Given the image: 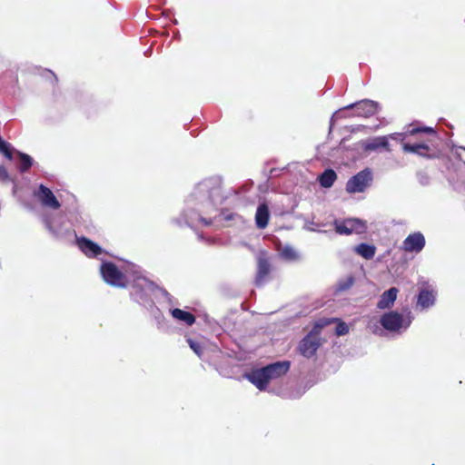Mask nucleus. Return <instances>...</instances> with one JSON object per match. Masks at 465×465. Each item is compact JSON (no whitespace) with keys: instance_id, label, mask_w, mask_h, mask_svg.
<instances>
[{"instance_id":"nucleus-4","label":"nucleus","mask_w":465,"mask_h":465,"mask_svg":"<svg viewBox=\"0 0 465 465\" xmlns=\"http://www.w3.org/2000/svg\"><path fill=\"white\" fill-rule=\"evenodd\" d=\"M289 361H275L264 367L252 370L245 374V378L259 391H265L268 384L285 375L290 370Z\"/></svg>"},{"instance_id":"nucleus-23","label":"nucleus","mask_w":465,"mask_h":465,"mask_svg":"<svg viewBox=\"0 0 465 465\" xmlns=\"http://www.w3.org/2000/svg\"><path fill=\"white\" fill-rule=\"evenodd\" d=\"M355 252L366 260L373 258L375 255L376 248L372 244L360 243L355 247Z\"/></svg>"},{"instance_id":"nucleus-28","label":"nucleus","mask_w":465,"mask_h":465,"mask_svg":"<svg viewBox=\"0 0 465 465\" xmlns=\"http://www.w3.org/2000/svg\"><path fill=\"white\" fill-rule=\"evenodd\" d=\"M187 342L190 348L195 352V354L201 358L203 355V347L200 344V342L193 341L192 339H188Z\"/></svg>"},{"instance_id":"nucleus-19","label":"nucleus","mask_w":465,"mask_h":465,"mask_svg":"<svg viewBox=\"0 0 465 465\" xmlns=\"http://www.w3.org/2000/svg\"><path fill=\"white\" fill-rule=\"evenodd\" d=\"M270 211L266 203H260L255 213V223L259 229H264L268 225Z\"/></svg>"},{"instance_id":"nucleus-5","label":"nucleus","mask_w":465,"mask_h":465,"mask_svg":"<svg viewBox=\"0 0 465 465\" xmlns=\"http://www.w3.org/2000/svg\"><path fill=\"white\" fill-rule=\"evenodd\" d=\"M413 317L411 312L406 316L397 311H390L380 318V324L389 332L401 334L411 326Z\"/></svg>"},{"instance_id":"nucleus-26","label":"nucleus","mask_w":465,"mask_h":465,"mask_svg":"<svg viewBox=\"0 0 465 465\" xmlns=\"http://www.w3.org/2000/svg\"><path fill=\"white\" fill-rule=\"evenodd\" d=\"M280 255L282 258L287 261H294L298 258V253L290 245H286L282 247L280 251Z\"/></svg>"},{"instance_id":"nucleus-36","label":"nucleus","mask_w":465,"mask_h":465,"mask_svg":"<svg viewBox=\"0 0 465 465\" xmlns=\"http://www.w3.org/2000/svg\"><path fill=\"white\" fill-rule=\"evenodd\" d=\"M457 150H461V151L465 152V147L464 146H459V147H457Z\"/></svg>"},{"instance_id":"nucleus-1","label":"nucleus","mask_w":465,"mask_h":465,"mask_svg":"<svg viewBox=\"0 0 465 465\" xmlns=\"http://www.w3.org/2000/svg\"><path fill=\"white\" fill-rule=\"evenodd\" d=\"M232 193V189L223 188L222 181L217 177L201 181L186 199L185 208L181 216L175 219V223L179 226L187 225L191 228L199 224L212 225V215Z\"/></svg>"},{"instance_id":"nucleus-20","label":"nucleus","mask_w":465,"mask_h":465,"mask_svg":"<svg viewBox=\"0 0 465 465\" xmlns=\"http://www.w3.org/2000/svg\"><path fill=\"white\" fill-rule=\"evenodd\" d=\"M402 149L405 153H416L420 156L426 158H432L431 154L425 153V151H429L430 147L426 143H405L402 145Z\"/></svg>"},{"instance_id":"nucleus-38","label":"nucleus","mask_w":465,"mask_h":465,"mask_svg":"<svg viewBox=\"0 0 465 465\" xmlns=\"http://www.w3.org/2000/svg\"><path fill=\"white\" fill-rule=\"evenodd\" d=\"M456 153H457L458 157L461 158V155L458 153V151H456Z\"/></svg>"},{"instance_id":"nucleus-6","label":"nucleus","mask_w":465,"mask_h":465,"mask_svg":"<svg viewBox=\"0 0 465 465\" xmlns=\"http://www.w3.org/2000/svg\"><path fill=\"white\" fill-rule=\"evenodd\" d=\"M103 280L109 285L118 288L127 286V275L122 272L112 262H103L100 266Z\"/></svg>"},{"instance_id":"nucleus-30","label":"nucleus","mask_w":465,"mask_h":465,"mask_svg":"<svg viewBox=\"0 0 465 465\" xmlns=\"http://www.w3.org/2000/svg\"><path fill=\"white\" fill-rule=\"evenodd\" d=\"M416 176L421 185L426 186L430 183V178L425 171L417 172Z\"/></svg>"},{"instance_id":"nucleus-11","label":"nucleus","mask_w":465,"mask_h":465,"mask_svg":"<svg viewBox=\"0 0 465 465\" xmlns=\"http://www.w3.org/2000/svg\"><path fill=\"white\" fill-rule=\"evenodd\" d=\"M355 109L356 115L361 117H371L379 110V104L372 100L365 99L345 106L343 109Z\"/></svg>"},{"instance_id":"nucleus-3","label":"nucleus","mask_w":465,"mask_h":465,"mask_svg":"<svg viewBox=\"0 0 465 465\" xmlns=\"http://www.w3.org/2000/svg\"><path fill=\"white\" fill-rule=\"evenodd\" d=\"M289 361H275L264 367L252 370L245 374V378L259 391H265L268 384L285 375L290 370Z\"/></svg>"},{"instance_id":"nucleus-8","label":"nucleus","mask_w":465,"mask_h":465,"mask_svg":"<svg viewBox=\"0 0 465 465\" xmlns=\"http://www.w3.org/2000/svg\"><path fill=\"white\" fill-rule=\"evenodd\" d=\"M44 223L49 232L55 238L61 239L70 232V226L64 214L45 215Z\"/></svg>"},{"instance_id":"nucleus-29","label":"nucleus","mask_w":465,"mask_h":465,"mask_svg":"<svg viewBox=\"0 0 465 465\" xmlns=\"http://www.w3.org/2000/svg\"><path fill=\"white\" fill-rule=\"evenodd\" d=\"M349 332V326L344 322L339 321L335 327L337 336H342Z\"/></svg>"},{"instance_id":"nucleus-14","label":"nucleus","mask_w":465,"mask_h":465,"mask_svg":"<svg viewBox=\"0 0 465 465\" xmlns=\"http://www.w3.org/2000/svg\"><path fill=\"white\" fill-rule=\"evenodd\" d=\"M426 241L424 235L420 232L409 234L402 242V248L407 252H420Z\"/></svg>"},{"instance_id":"nucleus-24","label":"nucleus","mask_w":465,"mask_h":465,"mask_svg":"<svg viewBox=\"0 0 465 465\" xmlns=\"http://www.w3.org/2000/svg\"><path fill=\"white\" fill-rule=\"evenodd\" d=\"M355 279L352 275H348L339 280L336 285V292H345L352 287Z\"/></svg>"},{"instance_id":"nucleus-12","label":"nucleus","mask_w":465,"mask_h":465,"mask_svg":"<svg viewBox=\"0 0 465 465\" xmlns=\"http://www.w3.org/2000/svg\"><path fill=\"white\" fill-rule=\"evenodd\" d=\"M437 292L430 285H426L420 289L417 295L416 306L420 311L428 310L432 307L436 302Z\"/></svg>"},{"instance_id":"nucleus-9","label":"nucleus","mask_w":465,"mask_h":465,"mask_svg":"<svg viewBox=\"0 0 465 465\" xmlns=\"http://www.w3.org/2000/svg\"><path fill=\"white\" fill-rule=\"evenodd\" d=\"M321 345L320 338L314 331L309 332L299 343L298 350L300 353L306 357H312Z\"/></svg>"},{"instance_id":"nucleus-17","label":"nucleus","mask_w":465,"mask_h":465,"mask_svg":"<svg viewBox=\"0 0 465 465\" xmlns=\"http://www.w3.org/2000/svg\"><path fill=\"white\" fill-rule=\"evenodd\" d=\"M399 290L396 287H391L385 291L377 302V308L380 310H390L397 299Z\"/></svg>"},{"instance_id":"nucleus-21","label":"nucleus","mask_w":465,"mask_h":465,"mask_svg":"<svg viewBox=\"0 0 465 465\" xmlns=\"http://www.w3.org/2000/svg\"><path fill=\"white\" fill-rule=\"evenodd\" d=\"M336 179L337 174L335 171L331 168L325 169L318 177L319 183L323 188H331Z\"/></svg>"},{"instance_id":"nucleus-16","label":"nucleus","mask_w":465,"mask_h":465,"mask_svg":"<svg viewBox=\"0 0 465 465\" xmlns=\"http://www.w3.org/2000/svg\"><path fill=\"white\" fill-rule=\"evenodd\" d=\"M270 271L271 264L268 259L264 255H260L258 257L257 274L255 278L256 286L261 287L266 282Z\"/></svg>"},{"instance_id":"nucleus-2","label":"nucleus","mask_w":465,"mask_h":465,"mask_svg":"<svg viewBox=\"0 0 465 465\" xmlns=\"http://www.w3.org/2000/svg\"><path fill=\"white\" fill-rule=\"evenodd\" d=\"M156 289L157 286L154 282L142 275L136 269L133 271L130 292L131 299L150 311L157 318L160 311L155 307L152 299V295Z\"/></svg>"},{"instance_id":"nucleus-32","label":"nucleus","mask_w":465,"mask_h":465,"mask_svg":"<svg viewBox=\"0 0 465 465\" xmlns=\"http://www.w3.org/2000/svg\"><path fill=\"white\" fill-rule=\"evenodd\" d=\"M9 178L8 173L4 166H0V180H7Z\"/></svg>"},{"instance_id":"nucleus-35","label":"nucleus","mask_w":465,"mask_h":465,"mask_svg":"<svg viewBox=\"0 0 465 465\" xmlns=\"http://www.w3.org/2000/svg\"><path fill=\"white\" fill-rule=\"evenodd\" d=\"M232 217H233V214H232V213H230V214H228L227 216H225V219H226V220H232Z\"/></svg>"},{"instance_id":"nucleus-22","label":"nucleus","mask_w":465,"mask_h":465,"mask_svg":"<svg viewBox=\"0 0 465 465\" xmlns=\"http://www.w3.org/2000/svg\"><path fill=\"white\" fill-rule=\"evenodd\" d=\"M171 313L174 319L183 322L189 326L193 325L195 322V317L191 312L175 308L171 311Z\"/></svg>"},{"instance_id":"nucleus-10","label":"nucleus","mask_w":465,"mask_h":465,"mask_svg":"<svg viewBox=\"0 0 465 465\" xmlns=\"http://www.w3.org/2000/svg\"><path fill=\"white\" fill-rule=\"evenodd\" d=\"M366 223L360 219H347L343 223H335V230L339 234L349 235L351 233H362L366 230Z\"/></svg>"},{"instance_id":"nucleus-13","label":"nucleus","mask_w":465,"mask_h":465,"mask_svg":"<svg viewBox=\"0 0 465 465\" xmlns=\"http://www.w3.org/2000/svg\"><path fill=\"white\" fill-rule=\"evenodd\" d=\"M35 196L40 201L43 206L57 210L61 204L54 193L45 185L40 184L38 190L35 192Z\"/></svg>"},{"instance_id":"nucleus-18","label":"nucleus","mask_w":465,"mask_h":465,"mask_svg":"<svg viewBox=\"0 0 465 465\" xmlns=\"http://www.w3.org/2000/svg\"><path fill=\"white\" fill-rule=\"evenodd\" d=\"M381 148L385 149L387 152H391L388 136H377L366 141L363 144V149L365 151H377Z\"/></svg>"},{"instance_id":"nucleus-25","label":"nucleus","mask_w":465,"mask_h":465,"mask_svg":"<svg viewBox=\"0 0 465 465\" xmlns=\"http://www.w3.org/2000/svg\"><path fill=\"white\" fill-rule=\"evenodd\" d=\"M19 155V170L21 173L26 172L33 164V159L30 155L18 153Z\"/></svg>"},{"instance_id":"nucleus-27","label":"nucleus","mask_w":465,"mask_h":465,"mask_svg":"<svg viewBox=\"0 0 465 465\" xmlns=\"http://www.w3.org/2000/svg\"><path fill=\"white\" fill-rule=\"evenodd\" d=\"M0 153H3L7 159H12V146L9 143L0 138Z\"/></svg>"},{"instance_id":"nucleus-37","label":"nucleus","mask_w":465,"mask_h":465,"mask_svg":"<svg viewBox=\"0 0 465 465\" xmlns=\"http://www.w3.org/2000/svg\"><path fill=\"white\" fill-rule=\"evenodd\" d=\"M163 293L165 295V296H168V292L166 291H163Z\"/></svg>"},{"instance_id":"nucleus-31","label":"nucleus","mask_w":465,"mask_h":465,"mask_svg":"<svg viewBox=\"0 0 465 465\" xmlns=\"http://www.w3.org/2000/svg\"><path fill=\"white\" fill-rule=\"evenodd\" d=\"M419 133L434 134L435 131L431 127L412 128V129L409 130V134L411 135H414V134H419Z\"/></svg>"},{"instance_id":"nucleus-34","label":"nucleus","mask_w":465,"mask_h":465,"mask_svg":"<svg viewBox=\"0 0 465 465\" xmlns=\"http://www.w3.org/2000/svg\"><path fill=\"white\" fill-rule=\"evenodd\" d=\"M341 112V110L337 111L336 113L333 114V115L331 116V122H330V132L331 131L332 129V126H333V124H334V118L337 114H339Z\"/></svg>"},{"instance_id":"nucleus-33","label":"nucleus","mask_w":465,"mask_h":465,"mask_svg":"<svg viewBox=\"0 0 465 465\" xmlns=\"http://www.w3.org/2000/svg\"><path fill=\"white\" fill-rule=\"evenodd\" d=\"M402 136V134H400V133H394V134H390L388 137L389 139H393V140H398V139H401Z\"/></svg>"},{"instance_id":"nucleus-7","label":"nucleus","mask_w":465,"mask_h":465,"mask_svg":"<svg viewBox=\"0 0 465 465\" xmlns=\"http://www.w3.org/2000/svg\"><path fill=\"white\" fill-rule=\"evenodd\" d=\"M372 180L371 170L364 168L347 181L345 185L346 192L349 193H363L371 185Z\"/></svg>"},{"instance_id":"nucleus-15","label":"nucleus","mask_w":465,"mask_h":465,"mask_svg":"<svg viewBox=\"0 0 465 465\" xmlns=\"http://www.w3.org/2000/svg\"><path fill=\"white\" fill-rule=\"evenodd\" d=\"M78 248L89 258H98L104 251L94 242L86 237H77Z\"/></svg>"}]
</instances>
